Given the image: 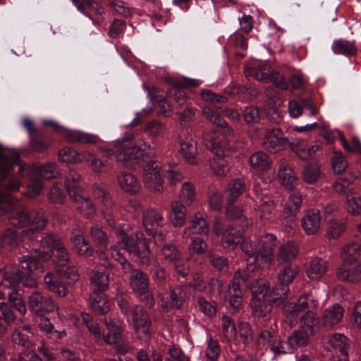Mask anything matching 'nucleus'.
I'll return each mask as SVG.
<instances>
[{"label":"nucleus","instance_id":"30","mask_svg":"<svg viewBox=\"0 0 361 361\" xmlns=\"http://www.w3.org/2000/svg\"><path fill=\"white\" fill-rule=\"evenodd\" d=\"M171 222L174 227H181L185 222L187 212L185 205L181 202L173 201L171 203Z\"/></svg>","mask_w":361,"mask_h":361},{"label":"nucleus","instance_id":"51","mask_svg":"<svg viewBox=\"0 0 361 361\" xmlns=\"http://www.w3.org/2000/svg\"><path fill=\"white\" fill-rule=\"evenodd\" d=\"M289 113H302L307 111L309 113H314L315 109L312 100H290L288 103Z\"/></svg>","mask_w":361,"mask_h":361},{"label":"nucleus","instance_id":"40","mask_svg":"<svg viewBox=\"0 0 361 361\" xmlns=\"http://www.w3.org/2000/svg\"><path fill=\"white\" fill-rule=\"evenodd\" d=\"M302 202V199L300 194L298 192L291 193L283 208V214L284 216H295L299 212Z\"/></svg>","mask_w":361,"mask_h":361},{"label":"nucleus","instance_id":"13","mask_svg":"<svg viewBox=\"0 0 361 361\" xmlns=\"http://www.w3.org/2000/svg\"><path fill=\"white\" fill-rule=\"evenodd\" d=\"M180 152L185 160L190 164H195L197 156V142L184 132L178 136Z\"/></svg>","mask_w":361,"mask_h":361},{"label":"nucleus","instance_id":"39","mask_svg":"<svg viewBox=\"0 0 361 361\" xmlns=\"http://www.w3.org/2000/svg\"><path fill=\"white\" fill-rule=\"evenodd\" d=\"M52 257L56 271H63L62 269L71 262L70 254L64 244L52 252Z\"/></svg>","mask_w":361,"mask_h":361},{"label":"nucleus","instance_id":"21","mask_svg":"<svg viewBox=\"0 0 361 361\" xmlns=\"http://www.w3.org/2000/svg\"><path fill=\"white\" fill-rule=\"evenodd\" d=\"M129 284L135 293L140 291L143 293L145 290L149 288L148 276L140 269L132 270L129 276Z\"/></svg>","mask_w":361,"mask_h":361},{"label":"nucleus","instance_id":"61","mask_svg":"<svg viewBox=\"0 0 361 361\" xmlns=\"http://www.w3.org/2000/svg\"><path fill=\"white\" fill-rule=\"evenodd\" d=\"M345 230L344 222L338 220H331L329 223L326 235L329 238H338Z\"/></svg>","mask_w":361,"mask_h":361},{"label":"nucleus","instance_id":"41","mask_svg":"<svg viewBox=\"0 0 361 361\" xmlns=\"http://www.w3.org/2000/svg\"><path fill=\"white\" fill-rule=\"evenodd\" d=\"M270 284L268 281L262 278H257L252 280L250 285L252 298H267Z\"/></svg>","mask_w":361,"mask_h":361},{"label":"nucleus","instance_id":"45","mask_svg":"<svg viewBox=\"0 0 361 361\" xmlns=\"http://www.w3.org/2000/svg\"><path fill=\"white\" fill-rule=\"evenodd\" d=\"M90 280L93 287V291H101L103 292L109 285V275L104 272H100L98 271H93Z\"/></svg>","mask_w":361,"mask_h":361},{"label":"nucleus","instance_id":"37","mask_svg":"<svg viewBox=\"0 0 361 361\" xmlns=\"http://www.w3.org/2000/svg\"><path fill=\"white\" fill-rule=\"evenodd\" d=\"M343 314V307L335 304L324 310L323 314L324 324L326 326H332L337 324L342 319Z\"/></svg>","mask_w":361,"mask_h":361},{"label":"nucleus","instance_id":"44","mask_svg":"<svg viewBox=\"0 0 361 361\" xmlns=\"http://www.w3.org/2000/svg\"><path fill=\"white\" fill-rule=\"evenodd\" d=\"M44 281L47 288L60 297L66 295L67 290L65 286L62 284L52 274L48 272L44 277Z\"/></svg>","mask_w":361,"mask_h":361},{"label":"nucleus","instance_id":"53","mask_svg":"<svg viewBox=\"0 0 361 361\" xmlns=\"http://www.w3.org/2000/svg\"><path fill=\"white\" fill-rule=\"evenodd\" d=\"M301 328L314 334V328L319 324V318L312 310L307 311L300 317Z\"/></svg>","mask_w":361,"mask_h":361},{"label":"nucleus","instance_id":"56","mask_svg":"<svg viewBox=\"0 0 361 361\" xmlns=\"http://www.w3.org/2000/svg\"><path fill=\"white\" fill-rule=\"evenodd\" d=\"M277 336V332L271 327L261 331L257 340V348L259 349L264 347L269 348L274 340L276 339Z\"/></svg>","mask_w":361,"mask_h":361},{"label":"nucleus","instance_id":"25","mask_svg":"<svg viewBox=\"0 0 361 361\" xmlns=\"http://www.w3.org/2000/svg\"><path fill=\"white\" fill-rule=\"evenodd\" d=\"M260 199L259 202H256L255 210L261 220H269L276 213L275 203L269 197H258Z\"/></svg>","mask_w":361,"mask_h":361},{"label":"nucleus","instance_id":"31","mask_svg":"<svg viewBox=\"0 0 361 361\" xmlns=\"http://www.w3.org/2000/svg\"><path fill=\"white\" fill-rule=\"evenodd\" d=\"M82 192L72 193L71 199L74 202L75 207L85 216H89L94 212V208L92 202L82 195Z\"/></svg>","mask_w":361,"mask_h":361},{"label":"nucleus","instance_id":"16","mask_svg":"<svg viewBox=\"0 0 361 361\" xmlns=\"http://www.w3.org/2000/svg\"><path fill=\"white\" fill-rule=\"evenodd\" d=\"M302 226L307 235L317 233L320 228L321 216L319 210L311 209L307 212L301 220Z\"/></svg>","mask_w":361,"mask_h":361},{"label":"nucleus","instance_id":"14","mask_svg":"<svg viewBox=\"0 0 361 361\" xmlns=\"http://www.w3.org/2000/svg\"><path fill=\"white\" fill-rule=\"evenodd\" d=\"M168 294L169 295L166 299L163 296L161 297V307L166 312H169L173 309H180L185 301L182 289L179 287L176 288H170Z\"/></svg>","mask_w":361,"mask_h":361},{"label":"nucleus","instance_id":"64","mask_svg":"<svg viewBox=\"0 0 361 361\" xmlns=\"http://www.w3.org/2000/svg\"><path fill=\"white\" fill-rule=\"evenodd\" d=\"M346 202L347 209L349 213L356 215L361 212V195H348Z\"/></svg>","mask_w":361,"mask_h":361},{"label":"nucleus","instance_id":"50","mask_svg":"<svg viewBox=\"0 0 361 361\" xmlns=\"http://www.w3.org/2000/svg\"><path fill=\"white\" fill-rule=\"evenodd\" d=\"M270 67L267 65H262L259 67L247 68L245 71L247 76H253L259 81L267 82L271 75Z\"/></svg>","mask_w":361,"mask_h":361},{"label":"nucleus","instance_id":"52","mask_svg":"<svg viewBox=\"0 0 361 361\" xmlns=\"http://www.w3.org/2000/svg\"><path fill=\"white\" fill-rule=\"evenodd\" d=\"M161 254L165 261L171 263L178 262L181 259V252L172 243H166L161 248Z\"/></svg>","mask_w":361,"mask_h":361},{"label":"nucleus","instance_id":"7","mask_svg":"<svg viewBox=\"0 0 361 361\" xmlns=\"http://www.w3.org/2000/svg\"><path fill=\"white\" fill-rule=\"evenodd\" d=\"M147 146L143 141H140L129 147L117 152L116 159L123 163L126 167H135L149 161V156L145 152Z\"/></svg>","mask_w":361,"mask_h":361},{"label":"nucleus","instance_id":"34","mask_svg":"<svg viewBox=\"0 0 361 361\" xmlns=\"http://www.w3.org/2000/svg\"><path fill=\"white\" fill-rule=\"evenodd\" d=\"M33 176H39L44 179L56 178L59 176L57 171L56 164L54 162L48 163L43 165L38 164L32 166Z\"/></svg>","mask_w":361,"mask_h":361},{"label":"nucleus","instance_id":"55","mask_svg":"<svg viewBox=\"0 0 361 361\" xmlns=\"http://www.w3.org/2000/svg\"><path fill=\"white\" fill-rule=\"evenodd\" d=\"M317 128H323V132L321 133L322 136L324 137L328 142H333L334 136L331 135V133H328L326 130V126L324 124V122H323V121L321 119H318L317 121L313 122L310 124H307L304 126L295 127V130L298 132L310 131Z\"/></svg>","mask_w":361,"mask_h":361},{"label":"nucleus","instance_id":"63","mask_svg":"<svg viewBox=\"0 0 361 361\" xmlns=\"http://www.w3.org/2000/svg\"><path fill=\"white\" fill-rule=\"evenodd\" d=\"M164 130L165 126L161 121L152 120L146 124L145 132L152 137H157L163 135Z\"/></svg>","mask_w":361,"mask_h":361},{"label":"nucleus","instance_id":"17","mask_svg":"<svg viewBox=\"0 0 361 361\" xmlns=\"http://www.w3.org/2000/svg\"><path fill=\"white\" fill-rule=\"evenodd\" d=\"M63 136L66 141L71 144H96L99 141V137L97 135L80 130L65 129Z\"/></svg>","mask_w":361,"mask_h":361},{"label":"nucleus","instance_id":"27","mask_svg":"<svg viewBox=\"0 0 361 361\" xmlns=\"http://www.w3.org/2000/svg\"><path fill=\"white\" fill-rule=\"evenodd\" d=\"M290 294L289 286H282L277 283L269 293L267 298L273 306L279 307L288 298Z\"/></svg>","mask_w":361,"mask_h":361},{"label":"nucleus","instance_id":"42","mask_svg":"<svg viewBox=\"0 0 361 361\" xmlns=\"http://www.w3.org/2000/svg\"><path fill=\"white\" fill-rule=\"evenodd\" d=\"M245 189L244 181L240 179L231 180L226 190V201L235 202Z\"/></svg>","mask_w":361,"mask_h":361},{"label":"nucleus","instance_id":"18","mask_svg":"<svg viewBox=\"0 0 361 361\" xmlns=\"http://www.w3.org/2000/svg\"><path fill=\"white\" fill-rule=\"evenodd\" d=\"M298 254L297 245L293 242H287L281 245L276 255L279 264H292Z\"/></svg>","mask_w":361,"mask_h":361},{"label":"nucleus","instance_id":"33","mask_svg":"<svg viewBox=\"0 0 361 361\" xmlns=\"http://www.w3.org/2000/svg\"><path fill=\"white\" fill-rule=\"evenodd\" d=\"M59 161L67 164H78L85 161L86 154L78 153L70 147H64L58 152Z\"/></svg>","mask_w":361,"mask_h":361},{"label":"nucleus","instance_id":"22","mask_svg":"<svg viewBox=\"0 0 361 361\" xmlns=\"http://www.w3.org/2000/svg\"><path fill=\"white\" fill-rule=\"evenodd\" d=\"M90 300L91 308L97 314L105 315L109 312V302L103 292L94 290L90 296Z\"/></svg>","mask_w":361,"mask_h":361},{"label":"nucleus","instance_id":"15","mask_svg":"<svg viewBox=\"0 0 361 361\" xmlns=\"http://www.w3.org/2000/svg\"><path fill=\"white\" fill-rule=\"evenodd\" d=\"M142 219L147 234L154 236L157 228L161 226L164 218L156 209L150 208L143 212Z\"/></svg>","mask_w":361,"mask_h":361},{"label":"nucleus","instance_id":"60","mask_svg":"<svg viewBox=\"0 0 361 361\" xmlns=\"http://www.w3.org/2000/svg\"><path fill=\"white\" fill-rule=\"evenodd\" d=\"M295 304L300 312H302L308 308L315 309L317 307V301L314 298L311 293H305L302 295Z\"/></svg>","mask_w":361,"mask_h":361},{"label":"nucleus","instance_id":"47","mask_svg":"<svg viewBox=\"0 0 361 361\" xmlns=\"http://www.w3.org/2000/svg\"><path fill=\"white\" fill-rule=\"evenodd\" d=\"M40 330L49 334L51 338L60 339L65 334L64 330L59 331L54 329V324L50 322L49 319L44 316H41L38 324Z\"/></svg>","mask_w":361,"mask_h":361},{"label":"nucleus","instance_id":"11","mask_svg":"<svg viewBox=\"0 0 361 361\" xmlns=\"http://www.w3.org/2000/svg\"><path fill=\"white\" fill-rule=\"evenodd\" d=\"M288 138L283 136L282 131L278 128L267 130L262 142V147L271 153L281 151L288 144Z\"/></svg>","mask_w":361,"mask_h":361},{"label":"nucleus","instance_id":"54","mask_svg":"<svg viewBox=\"0 0 361 361\" xmlns=\"http://www.w3.org/2000/svg\"><path fill=\"white\" fill-rule=\"evenodd\" d=\"M313 335L312 333L300 328L298 331H295L289 337V343L293 348L306 345L309 341L310 336Z\"/></svg>","mask_w":361,"mask_h":361},{"label":"nucleus","instance_id":"49","mask_svg":"<svg viewBox=\"0 0 361 361\" xmlns=\"http://www.w3.org/2000/svg\"><path fill=\"white\" fill-rule=\"evenodd\" d=\"M63 245L61 239L53 233H46L40 240V246L50 252H54Z\"/></svg>","mask_w":361,"mask_h":361},{"label":"nucleus","instance_id":"9","mask_svg":"<svg viewBox=\"0 0 361 361\" xmlns=\"http://www.w3.org/2000/svg\"><path fill=\"white\" fill-rule=\"evenodd\" d=\"M160 169L161 164L157 161L149 160L144 166V184L147 189L154 193H159L163 190Z\"/></svg>","mask_w":361,"mask_h":361},{"label":"nucleus","instance_id":"10","mask_svg":"<svg viewBox=\"0 0 361 361\" xmlns=\"http://www.w3.org/2000/svg\"><path fill=\"white\" fill-rule=\"evenodd\" d=\"M28 307L36 314L43 316L44 313L53 312L57 305L49 297L44 296L40 292L34 291L28 298Z\"/></svg>","mask_w":361,"mask_h":361},{"label":"nucleus","instance_id":"8","mask_svg":"<svg viewBox=\"0 0 361 361\" xmlns=\"http://www.w3.org/2000/svg\"><path fill=\"white\" fill-rule=\"evenodd\" d=\"M132 318L137 338L147 341L152 334L151 319L140 305H134L132 310Z\"/></svg>","mask_w":361,"mask_h":361},{"label":"nucleus","instance_id":"5","mask_svg":"<svg viewBox=\"0 0 361 361\" xmlns=\"http://www.w3.org/2000/svg\"><path fill=\"white\" fill-rule=\"evenodd\" d=\"M213 231L216 236L221 237V244L226 252L234 250L243 238V231L238 224H229L224 228L216 221Z\"/></svg>","mask_w":361,"mask_h":361},{"label":"nucleus","instance_id":"38","mask_svg":"<svg viewBox=\"0 0 361 361\" xmlns=\"http://www.w3.org/2000/svg\"><path fill=\"white\" fill-rule=\"evenodd\" d=\"M80 175L75 170L69 169L65 181L66 190L69 196H71L72 193L83 192V188L80 185Z\"/></svg>","mask_w":361,"mask_h":361},{"label":"nucleus","instance_id":"59","mask_svg":"<svg viewBox=\"0 0 361 361\" xmlns=\"http://www.w3.org/2000/svg\"><path fill=\"white\" fill-rule=\"evenodd\" d=\"M31 147L37 152H40L47 149L50 145L49 138L44 137L42 133H36L31 135Z\"/></svg>","mask_w":361,"mask_h":361},{"label":"nucleus","instance_id":"20","mask_svg":"<svg viewBox=\"0 0 361 361\" xmlns=\"http://www.w3.org/2000/svg\"><path fill=\"white\" fill-rule=\"evenodd\" d=\"M23 271L16 267H6L3 279L1 281V286L6 288H13L20 283Z\"/></svg>","mask_w":361,"mask_h":361},{"label":"nucleus","instance_id":"36","mask_svg":"<svg viewBox=\"0 0 361 361\" xmlns=\"http://www.w3.org/2000/svg\"><path fill=\"white\" fill-rule=\"evenodd\" d=\"M104 322L106 326V331L103 333L104 341L110 345L118 343L121 339V335L123 332L122 328L115 325L111 319L109 320H108V319H105Z\"/></svg>","mask_w":361,"mask_h":361},{"label":"nucleus","instance_id":"43","mask_svg":"<svg viewBox=\"0 0 361 361\" xmlns=\"http://www.w3.org/2000/svg\"><path fill=\"white\" fill-rule=\"evenodd\" d=\"M94 197L106 209H111L114 206L110 193L105 189L103 184L95 183L92 186Z\"/></svg>","mask_w":361,"mask_h":361},{"label":"nucleus","instance_id":"2","mask_svg":"<svg viewBox=\"0 0 361 361\" xmlns=\"http://www.w3.org/2000/svg\"><path fill=\"white\" fill-rule=\"evenodd\" d=\"M343 262L336 270V277L342 281L357 283L361 281V246L353 243L343 247Z\"/></svg>","mask_w":361,"mask_h":361},{"label":"nucleus","instance_id":"4","mask_svg":"<svg viewBox=\"0 0 361 361\" xmlns=\"http://www.w3.org/2000/svg\"><path fill=\"white\" fill-rule=\"evenodd\" d=\"M116 233L121 238L123 248L133 254L139 263L142 265H149L151 263V252L142 233H136L128 235L121 230Z\"/></svg>","mask_w":361,"mask_h":361},{"label":"nucleus","instance_id":"62","mask_svg":"<svg viewBox=\"0 0 361 361\" xmlns=\"http://www.w3.org/2000/svg\"><path fill=\"white\" fill-rule=\"evenodd\" d=\"M222 329L224 337L228 340L234 339L236 336V329L234 322L229 316L222 317Z\"/></svg>","mask_w":361,"mask_h":361},{"label":"nucleus","instance_id":"12","mask_svg":"<svg viewBox=\"0 0 361 361\" xmlns=\"http://www.w3.org/2000/svg\"><path fill=\"white\" fill-rule=\"evenodd\" d=\"M260 240L262 247L258 251L256 259L270 265L274 257V249L276 246V238L273 234L267 233Z\"/></svg>","mask_w":361,"mask_h":361},{"label":"nucleus","instance_id":"32","mask_svg":"<svg viewBox=\"0 0 361 361\" xmlns=\"http://www.w3.org/2000/svg\"><path fill=\"white\" fill-rule=\"evenodd\" d=\"M19 266L25 273L37 275L44 271V266L34 256L24 255L19 258Z\"/></svg>","mask_w":361,"mask_h":361},{"label":"nucleus","instance_id":"48","mask_svg":"<svg viewBox=\"0 0 361 361\" xmlns=\"http://www.w3.org/2000/svg\"><path fill=\"white\" fill-rule=\"evenodd\" d=\"M332 50L336 54L348 56L355 54L357 49L352 42L341 39L334 42Z\"/></svg>","mask_w":361,"mask_h":361},{"label":"nucleus","instance_id":"1","mask_svg":"<svg viewBox=\"0 0 361 361\" xmlns=\"http://www.w3.org/2000/svg\"><path fill=\"white\" fill-rule=\"evenodd\" d=\"M11 225L23 228L29 225L32 228L22 231V235L29 240H34L38 231L43 230L48 224V219L42 210H28L26 208H17L9 216Z\"/></svg>","mask_w":361,"mask_h":361},{"label":"nucleus","instance_id":"6","mask_svg":"<svg viewBox=\"0 0 361 361\" xmlns=\"http://www.w3.org/2000/svg\"><path fill=\"white\" fill-rule=\"evenodd\" d=\"M202 139L205 147L219 158L226 157L230 152L231 145L228 138L221 130L204 132Z\"/></svg>","mask_w":361,"mask_h":361},{"label":"nucleus","instance_id":"26","mask_svg":"<svg viewBox=\"0 0 361 361\" xmlns=\"http://www.w3.org/2000/svg\"><path fill=\"white\" fill-rule=\"evenodd\" d=\"M250 305L252 312L255 316L261 318L269 316L274 307L269 302L268 298H264L263 299L251 298Z\"/></svg>","mask_w":361,"mask_h":361},{"label":"nucleus","instance_id":"24","mask_svg":"<svg viewBox=\"0 0 361 361\" xmlns=\"http://www.w3.org/2000/svg\"><path fill=\"white\" fill-rule=\"evenodd\" d=\"M70 240L73 244L75 252L79 256L88 258L93 255L94 249L83 235H73L71 237Z\"/></svg>","mask_w":361,"mask_h":361},{"label":"nucleus","instance_id":"3","mask_svg":"<svg viewBox=\"0 0 361 361\" xmlns=\"http://www.w3.org/2000/svg\"><path fill=\"white\" fill-rule=\"evenodd\" d=\"M252 281V274L247 269H240L235 271L226 295L230 310L233 313L235 312L242 305L243 288H250Z\"/></svg>","mask_w":361,"mask_h":361},{"label":"nucleus","instance_id":"46","mask_svg":"<svg viewBox=\"0 0 361 361\" xmlns=\"http://www.w3.org/2000/svg\"><path fill=\"white\" fill-rule=\"evenodd\" d=\"M225 216L226 219L229 221L245 219L243 206L242 204H235V202L226 201Z\"/></svg>","mask_w":361,"mask_h":361},{"label":"nucleus","instance_id":"23","mask_svg":"<svg viewBox=\"0 0 361 361\" xmlns=\"http://www.w3.org/2000/svg\"><path fill=\"white\" fill-rule=\"evenodd\" d=\"M328 262L320 257L312 259L307 268L306 274L311 280H318L328 270Z\"/></svg>","mask_w":361,"mask_h":361},{"label":"nucleus","instance_id":"19","mask_svg":"<svg viewBox=\"0 0 361 361\" xmlns=\"http://www.w3.org/2000/svg\"><path fill=\"white\" fill-rule=\"evenodd\" d=\"M117 182L122 190L130 194L140 191V184L135 176L128 172H120L116 177Z\"/></svg>","mask_w":361,"mask_h":361},{"label":"nucleus","instance_id":"28","mask_svg":"<svg viewBox=\"0 0 361 361\" xmlns=\"http://www.w3.org/2000/svg\"><path fill=\"white\" fill-rule=\"evenodd\" d=\"M249 161L252 169L260 171H268L272 165L270 157L262 151H258L252 154Z\"/></svg>","mask_w":361,"mask_h":361},{"label":"nucleus","instance_id":"57","mask_svg":"<svg viewBox=\"0 0 361 361\" xmlns=\"http://www.w3.org/2000/svg\"><path fill=\"white\" fill-rule=\"evenodd\" d=\"M90 236L95 243L101 249H106L108 238L106 233L99 226H92L90 228Z\"/></svg>","mask_w":361,"mask_h":361},{"label":"nucleus","instance_id":"35","mask_svg":"<svg viewBox=\"0 0 361 361\" xmlns=\"http://www.w3.org/2000/svg\"><path fill=\"white\" fill-rule=\"evenodd\" d=\"M300 268L295 264H286L278 274V283L289 286L299 274Z\"/></svg>","mask_w":361,"mask_h":361},{"label":"nucleus","instance_id":"29","mask_svg":"<svg viewBox=\"0 0 361 361\" xmlns=\"http://www.w3.org/2000/svg\"><path fill=\"white\" fill-rule=\"evenodd\" d=\"M278 176L281 184L287 189L291 190L293 188V184L296 182V176L285 160H281L280 162Z\"/></svg>","mask_w":361,"mask_h":361},{"label":"nucleus","instance_id":"58","mask_svg":"<svg viewBox=\"0 0 361 361\" xmlns=\"http://www.w3.org/2000/svg\"><path fill=\"white\" fill-rule=\"evenodd\" d=\"M208 260L210 264L218 271L228 272L229 269L228 259L224 256L209 254Z\"/></svg>","mask_w":361,"mask_h":361}]
</instances>
